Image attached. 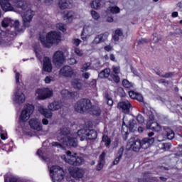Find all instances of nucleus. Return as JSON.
Listing matches in <instances>:
<instances>
[{"label":"nucleus","mask_w":182,"mask_h":182,"mask_svg":"<svg viewBox=\"0 0 182 182\" xmlns=\"http://www.w3.org/2000/svg\"><path fill=\"white\" fill-rule=\"evenodd\" d=\"M59 75L63 77H67L69 79L76 76L75 70H73V68L69 65H64L63 68H61L59 71Z\"/></svg>","instance_id":"obj_8"},{"label":"nucleus","mask_w":182,"mask_h":182,"mask_svg":"<svg viewBox=\"0 0 182 182\" xmlns=\"http://www.w3.org/2000/svg\"><path fill=\"white\" fill-rule=\"evenodd\" d=\"M123 153H124V146H121L117 153L115 159L112 162V166H117V164L120 163V159L123 157Z\"/></svg>","instance_id":"obj_20"},{"label":"nucleus","mask_w":182,"mask_h":182,"mask_svg":"<svg viewBox=\"0 0 182 182\" xmlns=\"http://www.w3.org/2000/svg\"><path fill=\"white\" fill-rule=\"evenodd\" d=\"M58 6L60 9H70L73 5L71 0H58Z\"/></svg>","instance_id":"obj_15"},{"label":"nucleus","mask_w":182,"mask_h":182,"mask_svg":"<svg viewBox=\"0 0 182 182\" xmlns=\"http://www.w3.org/2000/svg\"><path fill=\"white\" fill-rule=\"evenodd\" d=\"M45 83L49 84L52 82V77L46 76L44 80Z\"/></svg>","instance_id":"obj_58"},{"label":"nucleus","mask_w":182,"mask_h":182,"mask_svg":"<svg viewBox=\"0 0 182 182\" xmlns=\"http://www.w3.org/2000/svg\"><path fill=\"white\" fill-rule=\"evenodd\" d=\"M122 135V139L126 141L129 137V130H124V122H122V129H121Z\"/></svg>","instance_id":"obj_33"},{"label":"nucleus","mask_w":182,"mask_h":182,"mask_svg":"<svg viewBox=\"0 0 182 182\" xmlns=\"http://www.w3.org/2000/svg\"><path fill=\"white\" fill-rule=\"evenodd\" d=\"M11 26H13V28H15L16 31H17L18 32H21V30H19V21L16 20Z\"/></svg>","instance_id":"obj_44"},{"label":"nucleus","mask_w":182,"mask_h":182,"mask_svg":"<svg viewBox=\"0 0 182 182\" xmlns=\"http://www.w3.org/2000/svg\"><path fill=\"white\" fill-rule=\"evenodd\" d=\"M111 72L110 68H105L98 74V76L100 79H107L110 76Z\"/></svg>","instance_id":"obj_28"},{"label":"nucleus","mask_w":182,"mask_h":182,"mask_svg":"<svg viewBox=\"0 0 182 182\" xmlns=\"http://www.w3.org/2000/svg\"><path fill=\"white\" fill-rule=\"evenodd\" d=\"M36 93L38 95L37 97L38 100H45L46 99H49V97L53 96V92L49 89L43 90L42 88H38L36 90Z\"/></svg>","instance_id":"obj_9"},{"label":"nucleus","mask_w":182,"mask_h":182,"mask_svg":"<svg viewBox=\"0 0 182 182\" xmlns=\"http://www.w3.org/2000/svg\"><path fill=\"white\" fill-rule=\"evenodd\" d=\"M57 28L59 29V31H61V32H66V27L65 24L62 23H59L57 24Z\"/></svg>","instance_id":"obj_40"},{"label":"nucleus","mask_w":182,"mask_h":182,"mask_svg":"<svg viewBox=\"0 0 182 182\" xmlns=\"http://www.w3.org/2000/svg\"><path fill=\"white\" fill-rule=\"evenodd\" d=\"M82 77H84V79H89V77H90V74L89 73H83Z\"/></svg>","instance_id":"obj_63"},{"label":"nucleus","mask_w":182,"mask_h":182,"mask_svg":"<svg viewBox=\"0 0 182 182\" xmlns=\"http://www.w3.org/2000/svg\"><path fill=\"white\" fill-rule=\"evenodd\" d=\"M166 139H168V140H173V139H174V131H173V129H170V128H167L166 129Z\"/></svg>","instance_id":"obj_34"},{"label":"nucleus","mask_w":182,"mask_h":182,"mask_svg":"<svg viewBox=\"0 0 182 182\" xmlns=\"http://www.w3.org/2000/svg\"><path fill=\"white\" fill-rule=\"evenodd\" d=\"M28 125L30 126L31 129L37 130V132H42L43 129L38 119H31L28 122Z\"/></svg>","instance_id":"obj_14"},{"label":"nucleus","mask_w":182,"mask_h":182,"mask_svg":"<svg viewBox=\"0 0 182 182\" xmlns=\"http://www.w3.org/2000/svg\"><path fill=\"white\" fill-rule=\"evenodd\" d=\"M0 137L1 140H6L8 139V133L4 129L0 130Z\"/></svg>","instance_id":"obj_37"},{"label":"nucleus","mask_w":182,"mask_h":182,"mask_svg":"<svg viewBox=\"0 0 182 182\" xmlns=\"http://www.w3.org/2000/svg\"><path fill=\"white\" fill-rule=\"evenodd\" d=\"M71 85L75 89V90H82V87L83 85L81 83L80 80L74 79L71 82Z\"/></svg>","instance_id":"obj_29"},{"label":"nucleus","mask_w":182,"mask_h":182,"mask_svg":"<svg viewBox=\"0 0 182 182\" xmlns=\"http://www.w3.org/2000/svg\"><path fill=\"white\" fill-rule=\"evenodd\" d=\"M105 14H107V15H110V14H112V15H117V14H120V8L117 6H109L106 9Z\"/></svg>","instance_id":"obj_24"},{"label":"nucleus","mask_w":182,"mask_h":182,"mask_svg":"<svg viewBox=\"0 0 182 182\" xmlns=\"http://www.w3.org/2000/svg\"><path fill=\"white\" fill-rule=\"evenodd\" d=\"M33 110H35V106H33V105H26L25 109L21 111L19 121L23 122V123L28 122L31 117V114L33 113Z\"/></svg>","instance_id":"obj_7"},{"label":"nucleus","mask_w":182,"mask_h":182,"mask_svg":"<svg viewBox=\"0 0 182 182\" xmlns=\"http://www.w3.org/2000/svg\"><path fill=\"white\" fill-rule=\"evenodd\" d=\"M105 157H106V153L105 151L102 152V154L99 156V161L105 163Z\"/></svg>","instance_id":"obj_46"},{"label":"nucleus","mask_w":182,"mask_h":182,"mask_svg":"<svg viewBox=\"0 0 182 182\" xmlns=\"http://www.w3.org/2000/svg\"><path fill=\"white\" fill-rule=\"evenodd\" d=\"M51 145L53 146V147H59L60 149H62V147H63L62 144H60L59 142L53 141L51 143Z\"/></svg>","instance_id":"obj_53"},{"label":"nucleus","mask_w":182,"mask_h":182,"mask_svg":"<svg viewBox=\"0 0 182 182\" xmlns=\"http://www.w3.org/2000/svg\"><path fill=\"white\" fill-rule=\"evenodd\" d=\"M109 38V32L102 33L97 35L92 41V45H99V43H103L107 41Z\"/></svg>","instance_id":"obj_13"},{"label":"nucleus","mask_w":182,"mask_h":182,"mask_svg":"<svg viewBox=\"0 0 182 182\" xmlns=\"http://www.w3.org/2000/svg\"><path fill=\"white\" fill-rule=\"evenodd\" d=\"M112 39L114 41V42H119L120 36L114 33L112 36Z\"/></svg>","instance_id":"obj_56"},{"label":"nucleus","mask_w":182,"mask_h":182,"mask_svg":"<svg viewBox=\"0 0 182 182\" xmlns=\"http://www.w3.org/2000/svg\"><path fill=\"white\" fill-rule=\"evenodd\" d=\"M61 95L63 96V97H68V99H75L76 96H77V92L73 91L70 92L68 90H63L61 91Z\"/></svg>","instance_id":"obj_22"},{"label":"nucleus","mask_w":182,"mask_h":182,"mask_svg":"<svg viewBox=\"0 0 182 182\" xmlns=\"http://www.w3.org/2000/svg\"><path fill=\"white\" fill-rule=\"evenodd\" d=\"M154 138H144L142 140H140L139 138H131L129 141L128 146L133 151H140L141 149H149L152 144H154Z\"/></svg>","instance_id":"obj_2"},{"label":"nucleus","mask_w":182,"mask_h":182,"mask_svg":"<svg viewBox=\"0 0 182 182\" xmlns=\"http://www.w3.org/2000/svg\"><path fill=\"white\" fill-rule=\"evenodd\" d=\"M112 77L115 83H119L120 82V77H119L117 74H112Z\"/></svg>","instance_id":"obj_43"},{"label":"nucleus","mask_w":182,"mask_h":182,"mask_svg":"<svg viewBox=\"0 0 182 182\" xmlns=\"http://www.w3.org/2000/svg\"><path fill=\"white\" fill-rule=\"evenodd\" d=\"M66 58L65 54L61 50H58L54 53L53 61L55 65H63Z\"/></svg>","instance_id":"obj_11"},{"label":"nucleus","mask_w":182,"mask_h":182,"mask_svg":"<svg viewBox=\"0 0 182 182\" xmlns=\"http://www.w3.org/2000/svg\"><path fill=\"white\" fill-rule=\"evenodd\" d=\"M68 143L71 147H77V139L76 138L68 137Z\"/></svg>","instance_id":"obj_35"},{"label":"nucleus","mask_w":182,"mask_h":182,"mask_svg":"<svg viewBox=\"0 0 182 182\" xmlns=\"http://www.w3.org/2000/svg\"><path fill=\"white\" fill-rule=\"evenodd\" d=\"M73 43L75 46H79V45H80V43H82V41L80 39H79V38H74L73 40Z\"/></svg>","instance_id":"obj_52"},{"label":"nucleus","mask_w":182,"mask_h":182,"mask_svg":"<svg viewBox=\"0 0 182 182\" xmlns=\"http://www.w3.org/2000/svg\"><path fill=\"white\" fill-rule=\"evenodd\" d=\"M136 126H137V124L136 121L134 119L129 121V126L126 125L125 122L124 125V127H126L127 130H129V132L132 133L136 131Z\"/></svg>","instance_id":"obj_26"},{"label":"nucleus","mask_w":182,"mask_h":182,"mask_svg":"<svg viewBox=\"0 0 182 182\" xmlns=\"http://www.w3.org/2000/svg\"><path fill=\"white\" fill-rule=\"evenodd\" d=\"M65 18H67V19H73V11H68L65 15Z\"/></svg>","instance_id":"obj_47"},{"label":"nucleus","mask_w":182,"mask_h":182,"mask_svg":"<svg viewBox=\"0 0 182 182\" xmlns=\"http://www.w3.org/2000/svg\"><path fill=\"white\" fill-rule=\"evenodd\" d=\"M43 70H44V72H48V73L52 72V63L50 62V58H49V57L44 58Z\"/></svg>","instance_id":"obj_16"},{"label":"nucleus","mask_w":182,"mask_h":182,"mask_svg":"<svg viewBox=\"0 0 182 182\" xmlns=\"http://www.w3.org/2000/svg\"><path fill=\"white\" fill-rule=\"evenodd\" d=\"M122 84L123 87L125 89H132L133 87V83L129 81L127 79H124L122 81Z\"/></svg>","instance_id":"obj_32"},{"label":"nucleus","mask_w":182,"mask_h":182,"mask_svg":"<svg viewBox=\"0 0 182 182\" xmlns=\"http://www.w3.org/2000/svg\"><path fill=\"white\" fill-rule=\"evenodd\" d=\"M60 33L57 31L48 32L46 37L43 35H40L39 41L44 48H52L53 45L60 42Z\"/></svg>","instance_id":"obj_3"},{"label":"nucleus","mask_w":182,"mask_h":182,"mask_svg":"<svg viewBox=\"0 0 182 182\" xmlns=\"http://www.w3.org/2000/svg\"><path fill=\"white\" fill-rule=\"evenodd\" d=\"M104 166H105V162L99 161L98 164L97 165V168H96L97 171H100V170L103 168Z\"/></svg>","instance_id":"obj_48"},{"label":"nucleus","mask_w":182,"mask_h":182,"mask_svg":"<svg viewBox=\"0 0 182 182\" xmlns=\"http://www.w3.org/2000/svg\"><path fill=\"white\" fill-rule=\"evenodd\" d=\"M21 76V74L19 73H16V83H19V77Z\"/></svg>","instance_id":"obj_62"},{"label":"nucleus","mask_w":182,"mask_h":182,"mask_svg":"<svg viewBox=\"0 0 182 182\" xmlns=\"http://www.w3.org/2000/svg\"><path fill=\"white\" fill-rule=\"evenodd\" d=\"M91 15H92V17L93 18V19H95V21H97V19H99V18H100V15H99L98 13L94 10L91 11Z\"/></svg>","instance_id":"obj_41"},{"label":"nucleus","mask_w":182,"mask_h":182,"mask_svg":"<svg viewBox=\"0 0 182 182\" xmlns=\"http://www.w3.org/2000/svg\"><path fill=\"white\" fill-rule=\"evenodd\" d=\"M105 50H106L107 52H110V50H112V46H106L104 48Z\"/></svg>","instance_id":"obj_64"},{"label":"nucleus","mask_w":182,"mask_h":182,"mask_svg":"<svg viewBox=\"0 0 182 182\" xmlns=\"http://www.w3.org/2000/svg\"><path fill=\"white\" fill-rule=\"evenodd\" d=\"M64 160L68 164L75 166H82V164H85V159L83 157L79 156L77 153L72 154L70 151L66 152V156H64Z\"/></svg>","instance_id":"obj_4"},{"label":"nucleus","mask_w":182,"mask_h":182,"mask_svg":"<svg viewBox=\"0 0 182 182\" xmlns=\"http://www.w3.org/2000/svg\"><path fill=\"white\" fill-rule=\"evenodd\" d=\"M50 177L53 182H60L65 178V171L58 165H53L50 168Z\"/></svg>","instance_id":"obj_5"},{"label":"nucleus","mask_w":182,"mask_h":182,"mask_svg":"<svg viewBox=\"0 0 182 182\" xmlns=\"http://www.w3.org/2000/svg\"><path fill=\"white\" fill-rule=\"evenodd\" d=\"M106 100H107V105L108 106H113V100L109 97V95L106 96Z\"/></svg>","instance_id":"obj_51"},{"label":"nucleus","mask_w":182,"mask_h":182,"mask_svg":"<svg viewBox=\"0 0 182 182\" xmlns=\"http://www.w3.org/2000/svg\"><path fill=\"white\" fill-rule=\"evenodd\" d=\"M149 120L147 121V122H146V129H150V127H151V129L155 130L156 128H154V127H152L153 124H154V126H157V127H159V123L156 122H154V116L153 115V114H149Z\"/></svg>","instance_id":"obj_23"},{"label":"nucleus","mask_w":182,"mask_h":182,"mask_svg":"<svg viewBox=\"0 0 182 182\" xmlns=\"http://www.w3.org/2000/svg\"><path fill=\"white\" fill-rule=\"evenodd\" d=\"M14 5L16 8H20L22 11H26L28 9V2L25 0H14Z\"/></svg>","instance_id":"obj_18"},{"label":"nucleus","mask_w":182,"mask_h":182,"mask_svg":"<svg viewBox=\"0 0 182 182\" xmlns=\"http://www.w3.org/2000/svg\"><path fill=\"white\" fill-rule=\"evenodd\" d=\"M77 134L81 141L84 140H96L97 139V132L95 129H82L77 131Z\"/></svg>","instance_id":"obj_6"},{"label":"nucleus","mask_w":182,"mask_h":182,"mask_svg":"<svg viewBox=\"0 0 182 182\" xmlns=\"http://www.w3.org/2000/svg\"><path fill=\"white\" fill-rule=\"evenodd\" d=\"M102 141L105 143L106 147H109L112 144V139L109 138V136L105 134L102 136Z\"/></svg>","instance_id":"obj_36"},{"label":"nucleus","mask_w":182,"mask_h":182,"mask_svg":"<svg viewBox=\"0 0 182 182\" xmlns=\"http://www.w3.org/2000/svg\"><path fill=\"white\" fill-rule=\"evenodd\" d=\"M117 108L122 110V113L129 114L130 113V109H132V104L128 100L122 101L117 104Z\"/></svg>","instance_id":"obj_12"},{"label":"nucleus","mask_w":182,"mask_h":182,"mask_svg":"<svg viewBox=\"0 0 182 182\" xmlns=\"http://www.w3.org/2000/svg\"><path fill=\"white\" fill-rule=\"evenodd\" d=\"M159 83H165V84L166 85V86H168V85L170 84V82H168V81H167V80H164V79H160V80H159Z\"/></svg>","instance_id":"obj_59"},{"label":"nucleus","mask_w":182,"mask_h":182,"mask_svg":"<svg viewBox=\"0 0 182 182\" xmlns=\"http://www.w3.org/2000/svg\"><path fill=\"white\" fill-rule=\"evenodd\" d=\"M33 16H35V11L31 9L26 11L23 17V25L25 28H29L31 26V22H32Z\"/></svg>","instance_id":"obj_10"},{"label":"nucleus","mask_w":182,"mask_h":182,"mask_svg":"<svg viewBox=\"0 0 182 182\" xmlns=\"http://www.w3.org/2000/svg\"><path fill=\"white\" fill-rule=\"evenodd\" d=\"M143 43H147V40L146 38H141L138 41V45H142Z\"/></svg>","instance_id":"obj_60"},{"label":"nucleus","mask_w":182,"mask_h":182,"mask_svg":"<svg viewBox=\"0 0 182 182\" xmlns=\"http://www.w3.org/2000/svg\"><path fill=\"white\" fill-rule=\"evenodd\" d=\"M42 123L44 124V126H48V124H49V120H48L46 118H43L42 119Z\"/></svg>","instance_id":"obj_61"},{"label":"nucleus","mask_w":182,"mask_h":182,"mask_svg":"<svg viewBox=\"0 0 182 182\" xmlns=\"http://www.w3.org/2000/svg\"><path fill=\"white\" fill-rule=\"evenodd\" d=\"M38 2H43V4H46V5H52L53 3V0H37Z\"/></svg>","instance_id":"obj_50"},{"label":"nucleus","mask_w":182,"mask_h":182,"mask_svg":"<svg viewBox=\"0 0 182 182\" xmlns=\"http://www.w3.org/2000/svg\"><path fill=\"white\" fill-rule=\"evenodd\" d=\"M1 26L3 28H8V26H9V22L6 20H4L1 22Z\"/></svg>","instance_id":"obj_55"},{"label":"nucleus","mask_w":182,"mask_h":182,"mask_svg":"<svg viewBox=\"0 0 182 182\" xmlns=\"http://www.w3.org/2000/svg\"><path fill=\"white\" fill-rule=\"evenodd\" d=\"M62 107V104L58 101H54L48 105L49 110L51 112H56V110H59Z\"/></svg>","instance_id":"obj_27"},{"label":"nucleus","mask_w":182,"mask_h":182,"mask_svg":"<svg viewBox=\"0 0 182 182\" xmlns=\"http://www.w3.org/2000/svg\"><path fill=\"white\" fill-rule=\"evenodd\" d=\"M114 33L118 36H123V31H122V30L120 28L116 29Z\"/></svg>","instance_id":"obj_57"},{"label":"nucleus","mask_w":182,"mask_h":182,"mask_svg":"<svg viewBox=\"0 0 182 182\" xmlns=\"http://www.w3.org/2000/svg\"><path fill=\"white\" fill-rule=\"evenodd\" d=\"M151 127H154L155 129H154ZM150 128H146L148 130H152L153 132H160V130H161V127L160 126V124H159V127H157V125H154V124H152V127Z\"/></svg>","instance_id":"obj_39"},{"label":"nucleus","mask_w":182,"mask_h":182,"mask_svg":"<svg viewBox=\"0 0 182 182\" xmlns=\"http://www.w3.org/2000/svg\"><path fill=\"white\" fill-rule=\"evenodd\" d=\"M90 63H87L84 64L82 68L81 72H86V71H87L89 68H90Z\"/></svg>","instance_id":"obj_49"},{"label":"nucleus","mask_w":182,"mask_h":182,"mask_svg":"<svg viewBox=\"0 0 182 182\" xmlns=\"http://www.w3.org/2000/svg\"><path fill=\"white\" fill-rule=\"evenodd\" d=\"M77 113H90L92 116H100L102 109L96 105H92V102L87 98L78 100L74 107Z\"/></svg>","instance_id":"obj_1"},{"label":"nucleus","mask_w":182,"mask_h":182,"mask_svg":"<svg viewBox=\"0 0 182 182\" xmlns=\"http://www.w3.org/2000/svg\"><path fill=\"white\" fill-rule=\"evenodd\" d=\"M136 120L139 124H142V123H144V117L139 114L136 117Z\"/></svg>","instance_id":"obj_42"},{"label":"nucleus","mask_w":182,"mask_h":182,"mask_svg":"<svg viewBox=\"0 0 182 182\" xmlns=\"http://www.w3.org/2000/svg\"><path fill=\"white\" fill-rule=\"evenodd\" d=\"M102 6V0H92L91 8L93 9H99Z\"/></svg>","instance_id":"obj_31"},{"label":"nucleus","mask_w":182,"mask_h":182,"mask_svg":"<svg viewBox=\"0 0 182 182\" xmlns=\"http://www.w3.org/2000/svg\"><path fill=\"white\" fill-rule=\"evenodd\" d=\"M176 75L174 72H169V73H166L165 75H160L161 77H164L165 79H168L170 77H173Z\"/></svg>","instance_id":"obj_38"},{"label":"nucleus","mask_w":182,"mask_h":182,"mask_svg":"<svg viewBox=\"0 0 182 182\" xmlns=\"http://www.w3.org/2000/svg\"><path fill=\"white\" fill-rule=\"evenodd\" d=\"M70 173L75 180H80V178H83V172L79 168H75L70 171Z\"/></svg>","instance_id":"obj_19"},{"label":"nucleus","mask_w":182,"mask_h":182,"mask_svg":"<svg viewBox=\"0 0 182 182\" xmlns=\"http://www.w3.org/2000/svg\"><path fill=\"white\" fill-rule=\"evenodd\" d=\"M70 133V132L69 131V129H68V128L61 129L60 134V136H61L60 139H59L58 137V141H65V136H68V134H69Z\"/></svg>","instance_id":"obj_30"},{"label":"nucleus","mask_w":182,"mask_h":182,"mask_svg":"<svg viewBox=\"0 0 182 182\" xmlns=\"http://www.w3.org/2000/svg\"><path fill=\"white\" fill-rule=\"evenodd\" d=\"M74 51L77 56H83V51H82V50H80V48H75Z\"/></svg>","instance_id":"obj_45"},{"label":"nucleus","mask_w":182,"mask_h":182,"mask_svg":"<svg viewBox=\"0 0 182 182\" xmlns=\"http://www.w3.org/2000/svg\"><path fill=\"white\" fill-rule=\"evenodd\" d=\"M26 100L25 94L23 92H16L14 94V101L16 103H23Z\"/></svg>","instance_id":"obj_21"},{"label":"nucleus","mask_w":182,"mask_h":182,"mask_svg":"<svg viewBox=\"0 0 182 182\" xmlns=\"http://www.w3.org/2000/svg\"><path fill=\"white\" fill-rule=\"evenodd\" d=\"M114 75H119L120 73V67H114L113 68Z\"/></svg>","instance_id":"obj_54"},{"label":"nucleus","mask_w":182,"mask_h":182,"mask_svg":"<svg viewBox=\"0 0 182 182\" xmlns=\"http://www.w3.org/2000/svg\"><path fill=\"white\" fill-rule=\"evenodd\" d=\"M128 94L129 97H131V99H133L134 100H137L138 102H140L141 103L144 102V98H143V95H141V94H139L132 90L129 91Z\"/></svg>","instance_id":"obj_17"},{"label":"nucleus","mask_w":182,"mask_h":182,"mask_svg":"<svg viewBox=\"0 0 182 182\" xmlns=\"http://www.w3.org/2000/svg\"><path fill=\"white\" fill-rule=\"evenodd\" d=\"M38 112L44 116V117H46V119H50V117H52V110L50 109H45L43 107H40L38 108Z\"/></svg>","instance_id":"obj_25"}]
</instances>
